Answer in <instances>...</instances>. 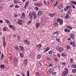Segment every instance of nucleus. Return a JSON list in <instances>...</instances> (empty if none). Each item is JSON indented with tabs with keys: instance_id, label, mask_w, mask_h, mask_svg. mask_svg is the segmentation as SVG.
<instances>
[{
	"instance_id": "nucleus-45",
	"label": "nucleus",
	"mask_w": 76,
	"mask_h": 76,
	"mask_svg": "<svg viewBox=\"0 0 76 76\" xmlns=\"http://www.w3.org/2000/svg\"><path fill=\"white\" fill-rule=\"evenodd\" d=\"M30 75V74H29V71H27V76H29Z\"/></svg>"
},
{
	"instance_id": "nucleus-24",
	"label": "nucleus",
	"mask_w": 76,
	"mask_h": 76,
	"mask_svg": "<svg viewBox=\"0 0 76 76\" xmlns=\"http://www.w3.org/2000/svg\"><path fill=\"white\" fill-rule=\"evenodd\" d=\"M65 18L66 19H69V18H70V16H69V15L68 14H67L66 16L65 17Z\"/></svg>"
},
{
	"instance_id": "nucleus-34",
	"label": "nucleus",
	"mask_w": 76,
	"mask_h": 76,
	"mask_svg": "<svg viewBox=\"0 0 76 76\" xmlns=\"http://www.w3.org/2000/svg\"><path fill=\"white\" fill-rule=\"evenodd\" d=\"M76 69H74L72 70V72L74 73H76Z\"/></svg>"
},
{
	"instance_id": "nucleus-25",
	"label": "nucleus",
	"mask_w": 76,
	"mask_h": 76,
	"mask_svg": "<svg viewBox=\"0 0 76 76\" xmlns=\"http://www.w3.org/2000/svg\"><path fill=\"white\" fill-rule=\"evenodd\" d=\"M42 56L41 55H38L37 56V58L38 59H39V58H41V57Z\"/></svg>"
},
{
	"instance_id": "nucleus-19",
	"label": "nucleus",
	"mask_w": 76,
	"mask_h": 76,
	"mask_svg": "<svg viewBox=\"0 0 76 76\" xmlns=\"http://www.w3.org/2000/svg\"><path fill=\"white\" fill-rule=\"evenodd\" d=\"M37 48H41V44H39L38 45H36Z\"/></svg>"
},
{
	"instance_id": "nucleus-57",
	"label": "nucleus",
	"mask_w": 76,
	"mask_h": 76,
	"mask_svg": "<svg viewBox=\"0 0 76 76\" xmlns=\"http://www.w3.org/2000/svg\"><path fill=\"white\" fill-rule=\"evenodd\" d=\"M60 54H59V53H58L57 55V56L58 57H59V58H60Z\"/></svg>"
},
{
	"instance_id": "nucleus-23",
	"label": "nucleus",
	"mask_w": 76,
	"mask_h": 76,
	"mask_svg": "<svg viewBox=\"0 0 76 76\" xmlns=\"http://www.w3.org/2000/svg\"><path fill=\"white\" fill-rule=\"evenodd\" d=\"M5 67V66L4 65H3L2 64L0 66V67H1V69H4V67Z\"/></svg>"
},
{
	"instance_id": "nucleus-32",
	"label": "nucleus",
	"mask_w": 76,
	"mask_h": 76,
	"mask_svg": "<svg viewBox=\"0 0 76 76\" xmlns=\"http://www.w3.org/2000/svg\"><path fill=\"white\" fill-rule=\"evenodd\" d=\"M59 33V32L58 31H55L53 34V35H55V34H58Z\"/></svg>"
},
{
	"instance_id": "nucleus-55",
	"label": "nucleus",
	"mask_w": 76,
	"mask_h": 76,
	"mask_svg": "<svg viewBox=\"0 0 76 76\" xmlns=\"http://www.w3.org/2000/svg\"><path fill=\"white\" fill-rule=\"evenodd\" d=\"M12 29H13V31H15V27H14V26H13L12 27Z\"/></svg>"
},
{
	"instance_id": "nucleus-27",
	"label": "nucleus",
	"mask_w": 76,
	"mask_h": 76,
	"mask_svg": "<svg viewBox=\"0 0 76 76\" xmlns=\"http://www.w3.org/2000/svg\"><path fill=\"white\" fill-rule=\"evenodd\" d=\"M53 25H54V26H56V27L58 26V23H53Z\"/></svg>"
},
{
	"instance_id": "nucleus-39",
	"label": "nucleus",
	"mask_w": 76,
	"mask_h": 76,
	"mask_svg": "<svg viewBox=\"0 0 76 76\" xmlns=\"http://www.w3.org/2000/svg\"><path fill=\"white\" fill-rule=\"evenodd\" d=\"M49 71H50V73H53V69H49Z\"/></svg>"
},
{
	"instance_id": "nucleus-5",
	"label": "nucleus",
	"mask_w": 76,
	"mask_h": 76,
	"mask_svg": "<svg viewBox=\"0 0 76 76\" xmlns=\"http://www.w3.org/2000/svg\"><path fill=\"white\" fill-rule=\"evenodd\" d=\"M43 13V11H39L37 13V16H40L42 15Z\"/></svg>"
},
{
	"instance_id": "nucleus-4",
	"label": "nucleus",
	"mask_w": 76,
	"mask_h": 76,
	"mask_svg": "<svg viewBox=\"0 0 76 76\" xmlns=\"http://www.w3.org/2000/svg\"><path fill=\"white\" fill-rule=\"evenodd\" d=\"M76 44V42L75 41H73V43L72 42H70V45H73L72 46L74 47H75V44Z\"/></svg>"
},
{
	"instance_id": "nucleus-59",
	"label": "nucleus",
	"mask_w": 76,
	"mask_h": 76,
	"mask_svg": "<svg viewBox=\"0 0 76 76\" xmlns=\"http://www.w3.org/2000/svg\"><path fill=\"white\" fill-rule=\"evenodd\" d=\"M14 1L15 4H17V3H18V2L16 1V0H14Z\"/></svg>"
},
{
	"instance_id": "nucleus-9",
	"label": "nucleus",
	"mask_w": 76,
	"mask_h": 76,
	"mask_svg": "<svg viewBox=\"0 0 76 76\" xmlns=\"http://www.w3.org/2000/svg\"><path fill=\"white\" fill-rule=\"evenodd\" d=\"M19 47L20 48V51L21 50H22V51H25V49H24V48H23V47L22 46H19Z\"/></svg>"
},
{
	"instance_id": "nucleus-40",
	"label": "nucleus",
	"mask_w": 76,
	"mask_h": 76,
	"mask_svg": "<svg viewBox=\"0 0 76 76\" xmlns=\"http://www.w3.org/2000/svg\"><path fill=\"white\" fill-rule=\"evenodd\" d=\"M31 22H32V20H30L28 21V22L27 23V24H29L31 23Z\"/></svg>"
},
{
	"instance_id": "nucleus-21",
	"label": "nucleus",
	"mask_w": 76,
	"mask_h": 76,
	"mask_svg": "<svg viewBox=\"0 0 76 76\" xmlns=\"http://www.w3.org/2000/svg\"><path fill=\"white\" fill-rule=\"evenodd\" d=\"M3 46L4 47V48H5V47L6 46V42H3Z\"/></svg>"
},
{
	"instance_id": "nucleus-15",
	"label": "nucleus",
	"mask_w": 76,
	"mask_h": 76,
	"mask_svg": "<svg viewBox=\"0 0 76 76\" xmlns=\"http://www.w3.org/2000/svg\"><path fill=\"white\" fill-rule=\"evenodd\" d=\"M64 31L65 32H69L70 31V30L67 28H65L64 29Z\"/></svg>"
},
{
	"instance_id": "nucleus-47",
	"label": "nucleus",
	"mask_w": 76,
	"mask_h": 76,
	"mask_svg": "<svg viewBox=\"0 0 76 76\" xmlns=\"http://www.w3.org/2000/svg\"><path fill=\"white\" fill-rule=\"evenodd\" d=\"M39 65L41 67H43V65H42V64L40 63H39Z\"/></svg>"
},
{
	"instance_id": "nucleus-63",
	"label": "nucleus",
	"mask_w": 76,
	"mask_h": 76,
	"mask_svg": "<svg viewBox=\"0 0 76 76\" xmlns=\"http://www.w3.org/2000/svg\"><path fill=\"white\" fill-rule=\"evenodd\" d=\"M17 51H20V48H19L18 47V48H17Z\"/></svg>"
},
{
	"instance_id": "nucleus-17",
	"label": "nucleus",
	"mask_w": 76,
	"mask_h": 76,
	"mask_svg": "<svg viewBox=\"0 0 76 76\" xmlns=\"http://www.w3.org/2000/svg\"><path fill=\"white\" fill-rule=\"evenodd\" d=\"M66 27L67 28H68V29H72L73 28L69 25L67 26H66Z\"/></svg>"
},
{
	"instance_id": "nucleus-16",
	"label": "nucleus",
	"mask_w": 76,
	"mask_h": 76,
	"mask_svg": "<svg viewBox=\"0 0 76 76\" xmlns=\"http://www.w3.org/2000/svg\"><path fill=\"white\" fill-rule=\"evenodd\" d=\"M24 41L26 42V43H27V44L28 45H30V43H29V41H28V40H24Z\"/></svg>"
},
{
	"instance_id": "nucleus-36",
	"label": "nucleus",
	"mask_w": 76,
	"mask_h": 76,
	"mask_svg": "<svg viewBox=\"0 0 76 76\" xmlns=\"http://www.w3.org/2000/svg\"><path fill=\"white\" fill-rule=\"evenodd\" d=\"M2 39L3 40V42H6V41L5 40V37H3L2 38Z\"/></svg>"
},
{
	"instance_id": "nucleus-51",
	"label": "nucleus",
	"mask_w": 76,
	"mask_h": 76,
	"mask_svg": "<svg viewBox=\"0 0 76 76\" xmlns=\"http://www.w3.org/2000/svg\"><path fill=\"white\" fill-rule=\"evenodd\" d=\"M13 26L12 25H10L9 26V27L10 28H12Z\"/></svg>"
},
{
	"instance_id": "nucleus-28",
	"label": "nucleus",
	"mask_w": 76,
	"mask_h": 76,
	"mask_svg": "<svg viewBox=\"0 0 76 76\" xmlns=\"http://www.w3.org/2000/svg\"><path fill=\"white\" fill-rule=\"evenodd\" d=\"M71 67H73V68H76V64H72Z\"/></svg>"
},
{
	"instance_id": "nucleus-61",
	"label": "nucleus",
	"mask_w": 76,
	"mask_h": 76,
	"mask_svg": "<svg viewBox=\"0 0 76 76\" xmlns=\"http://www.w3.org/2000/svg\"><path fill=\"white\" fill-rule=\"evenodd\" d=\"M13 36L14 37H16V35L15 34H14L13 35Z\"/></svg>"
},
{
	"instance_id": "nucleus-60",
	"label": "nucleus",
	"mask_w": 76,
	"mask_h": 76,
	"mask_svg": "<svg viewBox=\"0 0 76 76\" xmlns=\"http://www.w3.org/2000/svg\"><path fill=\"white\" fill-rule=\"evenodd\" d=\"M68 9H67L66 8H64V11H67V10H68Z\"/></svg>"
},
{
	"instance_id": "nucleus-3",
	"label": "nucleus",
	"mask_w": 76,
	"mask_h": 76,
	"mask_svg": "<svg viewBox=\"0 0 76 76\" xmlns=\"http://www.w3.org/2000/svg\"><path fill=\"white\" fill-rule=\"evenodd\" d=\"M35 12H34V11H32L31 12H30L28 14V16L30 17V18L31 19H32L33 18H32V16H33V13H34Z\"/></svg>"
},
{
	"instance_id": "nucleus-10",
	"label": "nucleus",
	"mask_w": 76,
	"mask_h": 76,
	"mask_svg": "<svg viewBox=\"0 0 76 76\" xmlns=\"http://www.w3.org/2000/svg\"><path fill=\"white\" fill-rule=\"evenodd\" d=\"M36 6L39 7H41L42 5V4L41 3H37L36 4Z\"/></svg>"
},
{
	"instance_id": "nucleus-42",
	"label": "nucleus",
	"mask_w": 76,
	"mask_h": 76,
	"mask_svg": "<svg viewBox=\"0 0 76 76\" xmlns=\"http://www.w3.org/2000/svg\"><path fill=\"white\" fill-rule=\"evenodd\" d=\"M7 30H6V27H4L3 28V31H6Z\"/></svg>"
},
{
	"instance_id": "nucleus-26",
	"label": "nucleus",
	"mask_w": 76,
	"mask_h": 76,
	"mask_svg": "<svg viewBox=\"0 0 76 76\" xmlns=\"http://www.w3.org/2000/svg\"><path fill=\"white\" fill-rule=\"evenodd\" d=\"M70 61L71 64H72V63H73V58H71L70 60Z\"/></svg>"
},
{
	"instance_id": "nucleus-2",
	"label": "nucleus",
	"mask_w": 76,
	"mask_h": 76,
	"mask_svg": "<svg viewBox=\"0 0 76 76\" xmlns=\"http://www.w3.org/2000/svg\"><path fill=\"white\" fill-rule=\"evenodd\" d=\"M56 49L59 52H61V51L63 50V48L62 47H56Z\"/></svg>"
},
{
	"instance_id": "nucleus-31",
	"label": "nucleus",
	"mask_w": 76,
	"mask_h": 76,
	"mask_svg": "<svg viewBox=\"0 0 76 76\" xmlns=\"http://www.w3.org/2000/svg\"><path fill=\"white\" fill-rule=\"evenodd\" d=\"M14 60L15 62H16V61H17L18 60V58H14Z\"/></svg>"
},
{
	"instance_id": "nucleus-22",
	"label": "nucleus",
	"mask_w": 76,
	"mask_h": 76,
	"mask_svg": "<svg viewBox=\"0 0 76 76\" xmlns=\"http://www.w3.org/2000/svg\"><path fill=\"white\" fill-rule=\"evenodd\" d=\"M22 18H25V13L24 12H23L22 13Z\"/></svg>"
},
{
	"instance_id": "nucleus-33",
	"label": "nucleus",
	"mask_w": 76,
	"mask_h": 76,
	"mask_svg": "<svg viewBox=\"0 0 76 76\" xmlns=\"http://www.w3.org/2000/svg\"><path fill=\"white\" fill-rule=\"evenodd\" d=\"M65 72H69L68 71L69 70V69H67V68H66L65 69Z\"/></svg>"
},
{
	"instance_id": "nucleus-64",
	"label": "nucleus",
	"mask_w": 76,
	"mask_h": 76,
	"mask_svg": "<svg viewBox=\"0 0 76 76\" xmlns=\"http://www.w3.org/2000/svg\"><path fill=\"white\" fill-rule=\"evenodd\" d=\"M22 75L23 76H26L25 75V74H24V73H22Z\"/></svg>"
},
{
	"instance_id": "nucleus-50",
	"label": "nucleus",
	"mask_w": 76,
	"mask_h": 76,
	"mask_svg": "<svg viewBox=\"0 0 76 76\" xmlns=\"http://www.w3.org/2000/svg\"><path fill=\"white\" fill-rule=\"evenodd\" d=\"M61 64L62 65H66V63H65V62H62L61 63Z\"/></svg>"
},
{
	"instance_id": "nucleus-62",
	"label": "nucleus",
	"mask_w": 76,
	"mask_h": 76,
	"mask_svg": "<svg viewBox=\"0 0 76 76\" xmlns=\"http://www.w3.org/2000/svg\"><path fill=\"white\" fill-rule=\"evenodd\" d=\"M0 22L1 23H3V21L2 20H0Z\"/></svg>"
},
{
	"instance_id": "nucleus-14",
	"label": "nucleus",
	"mask_w": 76,
	"mask_h": 76,
	"mask_svg": "<svg viewBox=\"0 0 76 76\" xmlns=\"http://www.w3.org/2000/svg\"><path fill=\"white\" fill-rule=\"evenodd\" d=\"M20 55L21 58H23V56H24L23 53V52L20 53Z\"/></svg>"
},
{
	"instance_id": "nucleus-44",
	"label": "nucleus",
	"mask_w": 76,
	"mask_h": 76,
	"mask_svg": "<svg viewBox=\"0 0 76 76\" xmlns=\"http://www.w3.org/2000/svg\"><path fill=\"white\" fill-rule=\"evenodd\" d=\"M14 48L15 49V50H17L18 49V47L17 46L15 45V46Z\"/></svg>"
},
{
	"instance_id": "nucleus-29",
	"label": "nucleus",
	"mask_w": 76,
	"mask_h": 76,
	"mask_svg": "<svg viewBox=\"0 0 76 76\" xmlns=\"http://www.w3.org/2000/svg\"><path fill=\"white\" fill-rule=\"evenodd\" d=\"M71 6H72V7L73 9H75V8L76 7V6H75L73 5L72 4H71Z\"/></svg>"
},
{
	"instance_id": "nucleus-37",
	"label": "nucleus",
	"mask_w": 76,
	"mask_h": 76,
	"mask_svg": "<svg viewBox=\"0 0 76 76\" xmlns=\"http://www.w3.org/2000/svg\"><path fill=\"white\" fill-rule=\"evenodd\" d=\"M50 49V48L49 47H48L46 48V51H48V50Z\"/></svg>"
},
{
	"instance_id": "nucleus-8",
	"label": "nucleus",
	"mask_w": 76,
	"mask_h": 76,
	"mask_svg": "<svg viewBox=\"0 0 76 76\" xmlns=\"http://www.w3.org/2000/svg\"><path fill=\"white\" fill-rule=\"evenodd\" d=\"M23 63L24 64V66H26V65H27V64H28V60L26 59H25Z\"/></svg>"
},
{
	"instance_id": "nucleus-46",
	"label": "nucleus",
	"mask_w": 76,
	"mask_h": 76,
	"mask_svg": "<svg viewBox=\"0 0 76 76\" xmlns=\"http://www.w3.org/2000/svg\"><path fill=\"white\" fill-rule=\"evenodd\" d=\"M20 36H18V41H19V40H20Z\"/></svg>"
},
{
	"instance_id": "nucleus-1",
	"label": "nucleus",
	"mask_w": 76,
	"mask_h": 76,
	"mask_svg": "<svg viewBox=\"0 0 76 76\" xmlns=\"http://www.w3.org/2000/svg\"><path fill=\"white\" fill-rule=\"evenodd\" d=\"M57 20L58 23H59L60 25H62L63 23V20L60 19L58 18H57Z\"/></svg>"
},
{
	"instance_id": "nucleus-35",
	"label": "nucleus",
	"mask_w": 76,
	"mask_h": 76,
	"mask_svg": "<svg viewBox=\"0 0 76 76\" xmlns=\"http://www.w3.org/2000/svg\"><path fill=\"white\" fill-rule=\"evenodd\" d=\"M63 7V5L62 4H60L59 6V9H61Z\"/></svg>"
},
{
	"instance_id": "nucleus-53",
	"label": "nucleus",
	"mask_w": 76,
	"mask_h": 76,
	"mask_svg": "<svg viewBox=\"0 0 76 76\" xmlns=\"http://www.w3.org/2000/svg\"><path fill=\"white\" fill-rule=\"evenodd\" d=\"M27 6H28V5H27L25 4V6L24 7V9H26V8L27 7Z\"/></svg>"
},
{
	"instance_id": "nucleus-48",
	"label": "nucleus",
	"mask_w": 76,
	"mask_h": 76,
	"mask_svg": "<svg viewBox=\"0 0 76 76\" xmlns=\"http://www.w3.org/2000/svg\"><path fill=\"white\" fill-rule=\"evenodd\" d=\"M66 48H67V49H68L69 50V49H70V46H69V45L66 46Z\"/></svg>"
},
{
	"instance_id": "nucleus-7",
	"label": "nucleus",
	"mask_w": 76,
	"mask_h": 76,
	"mask_svg": "<svg viewBox=\"0 0 76 76\" xmlns=\"http://www.w3.org/2000/svg\"><path fill=\"white\" fill-rule=\"evenodd\" d=\"M18 24H19V25H21L23 23V22L20 19L18 20Z\"/></svg>"
},
{
	"instance_id": "nucleus-13",
	"label": "nucleus",
	"mask_w": 76,
	"mask_h": 76,
	"mask_svg": "<svg viewBox=\"0 0 76 76\" xmlns=\"http://www.w3.org/2000/svg\"><path fill=\"white\" fill-rule=\"evenodd\" d=\"M40 26V23H37L36 24V28H37Z\"/></svg>"
},
{
	"instance_id": "nucleus-20",
	"label": "nucleus",
	"mask_w": 76,
	"mask_h": 76,
	"mask_svg": "<svg viewBox=\"0 0 76 76\" xmlns=\"http://www.w3.org/2000/svg\"><path fill=\"white\" fill-rule=\"evenodd\" d=\"M61 56H62V57H66L67 54L66 53H61Z\"/></svg>"
},
{
	"instance_id": "nucleus-11",
	"label": "nucleus",
	"mask_w": 76,
	"mask_h": 76,
	"mask_svg": "<svg viewBox=\"0 0 76 76\" xmlns=\"http://www.w3.org/2000/svg\"><path fill=\"white\" fill-rule=\"evenodd\" d=\"M67 73H68V72L65 71H64L62 73V75L63 76H65L67 75Z\"/></svg>"
},
{
	"instance_id": "nucleus-38",
	"label": "nucleus",
	"mask_w": 76,
	"mask_h": 76,
	"mask_svg": "<svg viewBox=\"0 0 76 76\" xmlns=\"http://www.w3.org/2000/svg\"><path fill=\"white\" fill-rule=\"evenodd\" d=\"M1 58L2 59V60L4 58V56L3 55V53L1 54Z\"/></svg>"
},
{
	"instance_id": "nucleus-49",
	"label": "nucleus",
	"mask_w": 76,
	"mask_h": 76,
	"mask_svg": "<svg viewBox=\"0 0 76 76\" xmlns=\"http://www.w3.org/2000/svg\"><path fill=\"white\" fill-rule=\"evenodd\" d=\"M25 4H26V5H28L29 4V2L28 1H27L25 3Z\"/></svg>"
},
{
	"instance_id": "nucleus-18",
	"label": "nucleus",
	"mask_w": 76,
	"mask_h": 76,
	"mask_svg": "<svg viewBox=\"0 0 76 76\" xmlns=\"http://www.w3.org/2000/svg\"><path fill=\"white\" fill-rule=\"evenodd\" d=\"M46 59L47 60H49V61H51L52 60V58H49L48 57H46Z\"/></svg>"
},
{
	"instance_id": "nucleus-43",
	"label": "nucleus",
	"mask_w": 76,
	"mask_h": 76,
	"mask_svg": "<svg viewBox=\"0 0 76 76\" xmlns=\"http://www.w3.org/2000/svg\"><path fill=\"white\" fill-rule=\"evenodd\" d=\"M52 53H53V52L51 50H50L49 52V54H52Z\"/></svg>"
},
{
	"instance_id": "nucleus-54",
	"label": "nucleus",
	"mask_w": 76,
	"mask_h": 76,
	"mask_svg": "<svg viewBox=\"0 0 76 76\" xmlns=\"http://www.w3.org/2000/svg\"><path fill=\"white\" fill-rule=\"evenodd\" d=\"M55 15V14H50V16H51V17H53V16H54Z\"/></svg>"
},
{
	"instance_id": "nucleus-30",
	"label": "nucleus",
	"mask_w": 76,
	"mask_h": 76,
	"mask_svg": "<svg viewBox=\"0 0 76 76\" xmlns=\"http://www.w3.org/2000/svg\"><path fill=\"white\" fill-rule=\"evenodd\" d=\"M6 23H7V24H8V25H10V22L9 20H6Z\"/></svg>"
},
{
	"instance_id": "nucleus-41",
	"label": "nucleus",
	"mask_w": 76,
	"mask_h": 76,
	"mask_svg": "<svg viewBox=\"0 0 76 76\" xmlns=\"http://www.w3.org/2000/svg\"><path fill=\"white\" fill-rule=\"evenodd\" d=\"M34 9H35V10H38V9H39L38 8V7H34Z\"/></svg>"
},
{
	"instance_id": "nucleus-58",
	"label": "nucleus",
	"mask_w": 76,
	"mask_h": 76,
	"mask_svg": "<svg viewBox=\"0 0 76 76\" xmlns=\"http://www.w3.org/2000/svg\"><path fill=\"white\" fill-rule=\"evenodd\" d=\"M15 8H19V6H18V5H16L15 6Z\"/></svg>"
},
{
	"instance_id": "nucleus-6",
	"label": "nucleus",
	"mask_w": 76,
	"mask_h": 76,
	"mask_svg": "<svg viewBox=\"0 0 76 76\" xmlns=\"http://www.w3.org/2000/svg\"><path fill=\"white\" fill-rule=\"evenodd\" d=\"M37 17V15L35 14V12H33L32 18H33L34 19H36Z\"/></svg>"
},
{
	"instance_id": "nucleus-52",
	"label": "nucleus",
	"mask_w": 76,
	"mask_h": 76,
	"mask_svg": "<svg viewBox=\"0 0 76 76\" xmlns=\"http://www.w3.org/2000/svg\"><path fill=\"white\" fill-rule=\"evenodd\" d=\"M18 14H15L14 15V17H18Z\"/></svg>"
},
{
	"instance_id": "nucleus-12",
	"label": "nucleus",
	"mask_w": 76,
	"mask_h": 76,
	"mask_svg": "<svg viewBox=\"0 0 76 76\" xmlns=\"http://www.w3.org/2000/svg\"><path fill=\"white\" fill-rule=\"evenodd\" d=\"M70 37L71 38H72V39H74V38H75V37L73 34H70Z\"/></svg>"
},
{
	"instance_id": "nucleus-56",
	"label": "nucleus",
	"mask_w": 76,
	"mask_h": 76,
	"mask_svg": "<svg viewBox=\"0 0 76 76\" xmlns=\"http://www.w3.org/2000/svg\"><path fill=\"white\" fill-rule=\"evenodd\" d=\"M56 72H53L52 73V75H56Z\"/></svg>"
}]
</instances>
